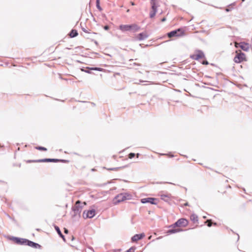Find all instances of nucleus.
Segmentation results:
<instances>
[{
  "mask_svg": "<svg viewBox=\"0 0 252 252\" xmlns=\"http://www.w3.org/2000/svg\"><path fill=\"white\" fill-rule=\"evenodd\" d=\"M55 227V229L56 230V231H57V233L58 234V235L60 236V237H61L63 240L65 242V237L62 234L60 228L59 226H57V225H55L54 226Z\"/></svg>",
  "mask_w": 252,
  "mask_h": 252,
  "instance_id": "f3484780",
  "label": "nucleus"
},
{
  "mask_svg": "<svg viewBox=\"0 0 252 252\" xmlns=\"http://www.w3.org/2000/svg\"><path fill=\"white\" fill-rule=\"evenodd\" d=\"M135 250V248L134 247H132L125 252H134Z\"/></svg>",
  "mask_w": 252,
  "mask_h": 252,
  "instance_id": "c85d7f7f",
  "label": "nucleus"
},
{
  "mask_svg": "<svg viewBox=\"0 0 252 252\" xmlns=\"http://www.w3.org/2000/svg\"><path fill=\"white\" fill-rule=\"evenodd\" d=\"M178 224H179V227H185L188 224V221L186 219L182 218L179 219L178 220Z\"/></svg>",
  "mask_w": 252,
  "mask_h": 252,
  "instance_id": "ddd939ff",
  "label": "nucleus"
},
{
  "mask_svg": "<svg viewBox=\"0 0 252 252\" xmlns=\"http://www.w3.org/2000/svg\"><path fill=\"white\" fill-rule=\"evenodd\" d=\"M67 160H64V159H59V162H67Z\"/></svg>",
  "mask_w": 252,
  "mask_h": 252,
  "instance_id": "c9c22d12",
  "label": "nucleus"
},
{
  "mask_svg": "<svg viewBox=\"0 0 252 252\" xmlns=\"http://www.w3.org/2000/svg\"><path fill=\"white\" fill-rule=\"evenodd\" d=\"M139 81H140V82H145V81L141 80H140Z\"/></svg>",
  "mask_w": 252,
  "mask_h": 252,
  "instance_id": "79ce46f5",
  "label": "nucleus"
},
{
  "mask_svg": "<svg viewBox=\"0 0 252 252\" xmlns=\"http://www.w3.org/2000/svg\"><path fill=\"white\" fill-rule=\"evenodd\" d=\"M95 44H97V41H95Z\"/></svg>",
  "mask_w": 252,
  "mask_h": 252,
  "instance_id": "de8ad7c7",
  "label": "nucleus"
},
{
  "mask_svg": "<svg viewBox=\"0 0 252 252\" xmlns=\"http://www.w3.org/2000/svg\"><path fill=\"white\" fill-rule=\"evenodd\" d=\"M137 157V158H139V156H140V154L139 153H137L136 155H135Z\"/></svg>",
  "mask_w": 252,
  "mask_h": 252,
  "instance_id": "ea45409f",
  "label": "nucleus"
},
{
  "mask_svg": "<svg viewBox=\"0 0 252 252\" xmlns=\"http://www.w3.org/2000/svg\"><path fill=\"white\" fill-rule=\"evenodd\" d=\"M59 161V159L57 158H43L37 160H28L27 162L28 163L32 162H58Z\"/></svg>",
  "mask_w": 252,
  "mask_h": 252,
  "instance_id": "7ed1b4c3",
  "label": "nucleus"
},
{
  "mask_svg": "<svg viewBox=\"0 0 252 252\" xmlns=\"http://www.w3.org/2000/svg\"><path fill=\"white\" fill-rule=\"evenodd\" d=\"M127 199L126 194L120 193L117 195L114 199V204H117L118 203L124 201Z\"/></svg>",
  "mask_w": 252,
  "mask_h": 252,
  "instance_id": "39448f33",
  "label": "nucleus"
},
{
  "mask_svg": "<svg viewBox=\"0 0 252 252\" xmlns=\"http://www.w3.org/2000/svg\"><path fill=\"white\" fill-rule=\"evenodd\" d=\"M161 199L162 200H164L166 201H167L168 200V198H169V196L168 195H165V194H161L160 195Z\"/></svg>",
  "mask_w": 252,
  "mask_h": 252,
  "instance_id": "b1692460",
  "label": "nucleus"
},
{
  "mask_svg": "<svg viewBox=\"0 0 252 252\" xmlns=\"http://www.w3.org/2000/svg\"><path fill=\"white\" fill-rule=\"evenodd\" d=\"M95 215V211L94 209L90 210L87 211H84L83 214V217L86 219L87 218L91 219L93 218Z\"/></svg>",
  "mask_w": 252,
  "mask_h": 252,
  "instance_id": "423d86ee",
  "label": "nucleus"
},
{
  "mask_svg": "<svg viewBox=\"0 0 252 252\" xmlns=\"http://www.w3.org/2000/svg\"><path fill=\"white\" fill-rule=\"evenodd\" d=\"M35 149L38 150H40V151H46L47 150V149L46 148H45L44 147H42V146L36 147Z\"/></svg>",
  "mask_w": 252,
  "mask_h": 252,
  "instance_id": "bb28decb",
  "label": "nucleus"
},
{
  "mask_svg": "<svg viewBox=\"0 0 252 252\" xmlns=\"http://www.w3.org/2000/svg\"><path fill=\"white\" fill-rule=\"evenodd\" d=\"M81 71L88 73H91V70L102 71V68L99 67H87L86 69L81 68Z\"/></svg>",
  "mask_w": 252,
  "mask_h": 252,
  "instance_id": "9b49d317",
  "label": "nucleus"
},
{
  "mask_svg": "<svg viewBox=\"0 0 252 252\" xmlns=\"http://www.w3.org/2000/svg\"><path fill=\"white\" fill-rule=\"evenodd\" d=\"M206 217L205 216H204V217H203V218H204V219H206Z\"/></svg>",
  "mask_w": 252,
  "mask_h": 252,
  "instance_id": "09e8293b",
  "label": "nucleus"
},
{
  "mask_svg": "<svg viewBox=\"0 0 252 252\" xmlns=\"http://www.w3.org/2000/svg\"><path fill=\"white\" fill-rule=\"evenodd\" d=\"M151 8L152 10H157V5L156 4V1L155 0H151Z\"/></svg>",
  "mask_w": 252,
  "mask_h": 252,
  "instance_id": "412c9836",
  "label": "nucleus"
},
{
  "mask_svg": "<svg viewBox=\"0 0 252 252\" xmlns=\"http://www.w3.org/2000/svg\"><path fill=\"white\" fill-rule=\"evenodd\" d=\"M213 224H214V225H217V223H216V222H214V223H213Z\"/></svg>",
  "mask_w": 252,
  "mask_h": 252,
  "instance_id": "37998d69",
  "label": "nucleus"
},
{
  "mask_svg": "<svg viewBox=\"0 0 252 252\" xmlns=\"http://www.w3.org/2000/svg\"><path fill=\"white\" fill-rule=\"evenodd\" d=\"M157 10H152V11L150 12V18H152L155 17Z\"/></svg>",
  "mask_w": 252,
  "mask_h": 252,
  "instance_id": "393cba45",
  "label": "nucleus"
},
{
  "mask_svg": "<svg viewBox=\"0 0 252 252\" xmlns=\"http://www.w3.org/2000/svg\"><path fill=\"white\" fill-rule=\"evenodd\" d=\"M185 206H188V203H186L185 204H184Z\"/></svg>",
  "mask_w": 252,
  "mask_h": 252,
  "instance_id": "a19ab883",
  "label": "nucleus"
},
{
  "mask_svg": "<svg viewBox=\"0 0 252 252\" xmlns=\"http://www.w3.org/2000/svg\"><path fill=\"white\" fill-rule=\"evenodd\" d=\"M8 238L9 240L14 241L17 244H19L21 239V238L14 236H10Z\"/></svg>",
  "mask_w": 252,
  "mask_h": 252,
  "instance_id": "aec40b11",
  "label": "nucleus"
},
{
  "mask_svg": "<svg viewBox=\"0 0 252 252\" xmlns=\"http://www.w3.org/2000/svg\"><path fill=\"white\" fill-rule=\"evenodd\" d=\"M103 29L105 31H108L109 29V27L108 25H105L104 26Z\"/></svg>",
  "mask_w": 252,
  "mask_h": 252,
  "instance_id": "f704fd0d",
  "label": "nucleus"
},
{
  "mask_svg": "<svg viewBox=\"0 0 252 252\" xmlns=\"http://www.w3.org/2000/svg\"><path fill=\"white\" fill-rule=\"evenodd\" d=\"M165 20H166V18L164 17V18H163L161 19V22H164V21H165Z\"/></svg>",
  "mask_w": 252,
  "mask_h": 252,
  "instance_id": "58836bf2",
  "label": "nucleus"
},
{
  "mask_svg": "<svg viewBox=\"0 0 252 252\" xmlns=\"http://www.w3.org/2000/svg\"><path fill=\"white\" fill-rule=\"evenodd\" d=\"M144 236L145 234L144 233L135 234L133 237H132L131 241L132 242H137V241L142 239Z\"/></svg>",
  "mask_w": 252,
  "mask_h": 252,
  "instance_id": "f8f14e48",
  "label": "nucleus"
},
{
  "mask_svg": "<svg viewBox=\"0 0 252 252\" xmlns=\"http://www.w3.org/2000/svg\"><path fill=\"white\" fill-rule=\"evenodd\" d=\"M121 168H122L121 167L111 168H108L107 170H112V171H117Z\"/></svg>",
  "mask_w": 252,
  "mask_h": 252,
  "instance_id": "c756f323",
  "label": "nucleus"
},
{
  "mask_svg": "<svg viewBox=\"0 0 252 252\" xmlns=\"http://www.w3.org/2000/svg\"><path fill=\"white\" fill-rule=\"evenodd\" d=\"M202 63L204 65H207L209 64L207 60L203 61Z\"/></svg>",
  "mask_w": 252,
  "mask_h": 252,
  "instance_id": "72a5a7b5",
  "label": "nucleus"
},
{
  "mask_svg": "<svg viewBox=\"0 0 252 252\" xmlns=\"http://www.w3.org/2000/svg\"><path fill=\"white\" fill-rule=\"evenodd\" d=\"M167 36L169 38L173 37H180L184 35L185 32L181 28H179L177 30L172 31L167 33Z\"/></svg>",
  "mask_w": 252,
  "mask_h": 252,
  "instance_id": "f03ea898",
  "label": "nucleus"
},
{
  "mask_svg": "<svg viewBox=\"0 0 252 252\" xmlns=\"http://www.w3.org/2000/svg\"><path fill=\"white\" fill-rule=\"evenodd\" d=\"M81 29H82V30L84 32H86V33H89V31H88V30H87L85 28H84V27H83V26H82V24H81Z\"/></svg>",
  "mask_w": 252,
  "mask_h": 252,
  "instance_id": "2f4dec72",
  "label": "nucleus"
},
{
  "mask_svg": "<svg viewBox=\"0 0 252 252\" xmlns=\"http://www.w3.org/2000/svg\"><path fill=\"white\" fill-rule=\"evenodd\" d=\"M245 54L241 52L238 53L236 52V55L234 59V61L236 63H240L244 61H246Z\"/></svg>",
  "mask_w": 252,
  "mask_h": 252,
  "instance_id": "20e7f679",
  "label": "nucleus"
},
{
  "mask_svg": "<svg viewBox=\"0 0 252 252\" xmlns=\"http://www.w3.org/2000/svg\"><path fill=\"white\" fill-rule=\"evenodd\" d=\"M148 37L146 32H141L137 35V38L139 40H143Z\"/></svg>",
  "mask_w": 252,
  "mask_h": 252,
  "instance_id": "2eb2a0df",
  "label": "nucleus"
},
{
  "mask_svg": "<svg viewBox=\"0 0 252 252\" xmlns=\"http://www.w3.org/2000/svg\"><path fill=\"white\" fill-rule=\"evenodd\" d=\"M205 57L204 53L201 50H198L197 53L190 56V58L195 60H198L200 59L203 58Z\"/></svg>",
  "mask_w": 252,
  "mask_h": 252,
  "instance_id": "6e6552de",
  "label": "nucleus"
},
{
  "mask_svg": "<svg viewBox=\"0 0 252 252\" xmlns=\"http://www.w3.org/2000/svg\"><path fill=\"white\" fill-rule=\"evenodd\" d=\"M171 228L166 231L168 234H174L181 231L182 230L179 228H176L174 227H170Z\"/></svg>",
  "mask_w": 252,
  "mask_h": 252,
  "instance_id": "dca6fc26",
  "label": "nucleus"
},
{
  "mask_svg": "<svg viewBox=\"0 0 252 252\" xmlns=\"http://www.w3.org/2000/svg\"><path fill=\"white\" fill-rule=\"evenodd\" d=\"M157 200V198L153 197H147L142 198L141 199V202L143 204L149 203L151 204L156 205L157 202L156 201Z\"/></svg>",
  "mask_w": 252,
  "mask_h": 252,
  "instance_id": "0eeeda50",
  "label": "nucleus"
},
{
  "mask_svg": "<svg viewBox=\"0 0 252 252\" xmlns=\"http://www.w3.org/2000/svg\"><path fill=\"white\" fill-rule=\"evenodd\" d=\"M26 246H30L32 248H35V249H41V246L38 244V243H36L35 242H32L31 240H29L28 239L27 243L26 244Z\"/></svg>",
  "mask_w": 252,
  "mask_h": 252,
  "instance_id": "9d476101",
  "label": "nucleus"
},
{
  "mask_svg": "<svg viewBox=\"0 0 252 252\" xmlns=\"http://www.w3.org/2000/svg\"><path fill=\"white\" fill-rule=\"evenodd\" d=\"M27 241H28V239L21 238L20 241L18 245H26V244L27 243Z\"/></svg>",
  "mask_w": 252,
  "mask_h": 252,
  "instance_id": "5701e85b",
  "label": "nucleus"
},
{
  "mask_svg": "<svg viewBox=\"0 0 252 252\" xmlns=\"http://www.w3.org/2000/svg\"><path fill=\"white\" fill-rule=\"evenodd\" d=\"M64 233L67 234L68 232V229L65 228H64Z\"/></svg>",
  "mask_w": 252,
  "mask_h": 252,
  "instance_id": "e433bc0d",
  "label": "nucleus"
},
{
  "mask_svg": "<svg viewBox=\"0 0 252 252\" xmlns=\"http://www.w3.org/2000/svg\"><path fill=\"white\" fill-rule=\"evenodd\" d=\"M140 30V27L136 24L130 25V31L135 32L138 31Z\"/></svg>",
  "mask_w": 252,
  "mask_h": 252,
  "instance_id": "a211bd4d",
  "label": "nucleus"
},
{
  "mask_svg": "<svg viewBox=\"0 0 252 252\" xmlns=\"http://www.w3.org/2000/svg\"><path fill=\"white\" fill-rule=\"evenodd\" d=\"M165 183H168V184H173L172 183H170V182H165Z\"/></svg>",
  "mask_w": 252,
  "mask_h": 252,
  "instance_id": "c03bdc74",
  "label": "nucleus"
},
{
  "mask_svg": "<svg viewBox=\"0 0 252 252\" xmlns=\"http://www.w3.org/2000/svg\"><path fill=\"white\" fill-rule=\"evenodd\" d=\"M236 47H240L243 50L245 51H248L250 49V45L248 43L245 42H240L239 44H236Z\"/></svg>",
  "mask_w": 252,
  "mask_h": 252,
  "instance_id": "1a4fd4ad",
  "label": "nucleus"
},
{
  "mask_svg": "<svg viewBox=\"0 0 252 252\" xmlns=\"http://www.w3.org/2000/svg\"><path fill=\"white\" fill-rule=\"evenodd\" d=\"M135 156V154L133 153H130L128 154V158L130 159L133 158Z\"/></svg>",
  "mask_w": 252,
  "mask_h": 252,
  "instance_id": "7c9ffc66",
  "label": "nucleus"
},
{
  "mask_svg": "<svg viewBox=\"0 0 252 252\" xmlns=\"http://www.w3.org/2000/svg\"><path fill=\"white\" fill-rule=\"evenodd\" d=\"M226 11H229V10L228 9H226Z\"/></svg>",
  "mask_w": 252,
  "mask_h": 252,
  "instance_id": "49530a36",
  "label": "nucleus"
},
{
  "mask_svg": "<svg viewBox=\"0 0 252 252\" xmlns=\"http://www.w3.org/2000/svg\"><path fill=\"white\" fill-rule=\"evenodd\" d=\"M119 29L123 32L130 31V25H121Z\"/></svg>",
  "mask_w": 252,
  "mask_h": 252,
  "instance_id": "4468645a",
  "label": "nucleus"
},
{
  "mask_svg": "<svg viewBox=\"0 0 252 252\" xmlns=\"http://www.w3.org/2000/svg\"><path fill=\"white\" fill-rule=\"evenodd\" d=\"M169 156H170V157H173L174 156H173V155H169Z\"/></svg>",
  "mask_w": 252,
  "mask_h": 252,
  "instance_id": "a18cd8bd",
  "label": "nucleus"
},
{
  "mask_svg": "<svg viewBox=\"0 0 252 252\" xmlns=\"http://www.w3.org/2000/svg\"><path fill=\"white\" fill-rule=\"evenodd\" d=\"M243 190H244V191H246L245 189H243Z\"/></svg>",
  "mask_w": 252,
  "mask_h": 252,
  "instance_id": "3c124183",
  "label": "nucleus"
},
{
  "mask_svg": "<svg viewBox=\"0 0 252 252\" xmlns=\"http://www.w3.org/2000/svg\"><path fill=\"white\" fill-rule=\"evenodd\" d=\"M133 59H131L129 60V61H133Z\"/></svg>",
  "mask_w": 252,
  "mask_h": 252,
  "instance_id": "8fccbe9b",
  "label": "nucleus"
},
{
  "mask_svg": "<svg viewBox=\"0 0 252 252\" xmlns=\"http://www.w3.org/2000/svg\"><path fill=\"white\" fill-rule=\"evenodd\" d=\"M176 227H179V224L178 221L175 222L174 223H173L172 225H171L169 226V227H174L175 228Z\"/></svg>",
  "mask_w": 252,
  "mask_h": 252,
  "instance_id": "cd10ccee",
  "label": "nucleus"
},
{
  "mask_svg": "<svg viewBox=\"0 0 252 252\" xmlns=\"http://www.w3.org/2000/svg\"><path fill=\"white\" fill-rule=\"evenodd\" d=\"M133 65H137V66H141V64L140 63H133Z\"/></svg>",
  "mask_w": 252,
  "mask_h": 252,
  "instance_id": "4c0bfd02",
  "label": "nucleus"
},
{
  "mask_svg": "<svg viewBox=\"0 0 252 252\" xmlns=\"http://www.w3.org/2000/svg\"><path fill=\"white\" fill-rule=\"evenodd\" d=\"M96 6L97 8L99 11H101L102 10V8L100 6L99 0H96Z\"/></svg>",
  "mask_w": 252,
  "mask_h": 252,
  "instance_id": "a878e982",
  "label": "nucleus"
},
{
  "mask_svg": "<svg viewBox=\"0 0 252 252\" xmlns=\"http://www.w3.org/2000/svg\"><path fill=\"white\" fill-rule=\"evenodd\" d=\"M78 34V33L77 31V30H74V29H72L70 32H69V36L71 38H73V37H75L76 36H77Z\"/></svg>",
  "mask_w": 252,
  "mask_h": 252,
  "instance_id": "6ab92c4d",
  "label": "nucleus"
},
{
  "mask_svg": "<svg viewBox=\"0 0 252 252\" xmlns=\"http://www.w3.org/2000/svg\"><path fill=\"white\" fill-rule=\"evenodd\" d=\"M212 221L211 220H207L206 222H207V226L208 227H211L212 225V223L211 222V221Z\"/></svg>",
  "mask_w": 252,
  "mask_h": 252,
  "instance_id": "473e14b6",
  "label": "nucleus"
},
{
  "mask_svg": "<svg viewBox=\"0 0 252 252\" xmlns=\"http://www.w3.org/2000/svg\"><path fill=\"white\" fill-rule=\"evenodd\" d=\"M86 204V203L85 202H81V201L77 200L72 208V211L74 213V216H75L77 215L80 216L83 207Z\"/></svg>",
  "mask_w": 252,
  "mask_h": 252,
  "instance_id": "f257e3e1",
  "label": "nucleus"
},
{
  "mask_svg": "<svg viewBox=\"0 0 252 252\" xmlns=\"http://www.w3.org/2000/svg\"><path fill=\"white\" fill-rule=\"evenodd\" d=\"M190 220L192 221H193L194 223H196L198 222V217L197 215H196L194 214H192L190 216Z\"/></svg>",
  "mask_w": 252,
  "mask_h": 252,
  "instance_id": "4be33fe9",
  "label": "nucleus"
}]
</instances>
